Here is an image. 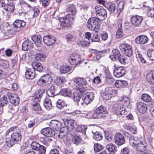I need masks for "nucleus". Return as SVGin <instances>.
<instances>
[{"label": "nucleus", "instance_id": "obj_17", "mask_svg": "<svg viewBox=\"0 0 154 154\" xmlns=\"http://www.w3.org/2000/svg\"><path fill=\"white\" fill-rule=\"evenodd\" d=\"M26 25V23L21 20H16L12 25L18 32L20 30L21 28L23 27Z\"/></svg>", "mask_w": 154, "mask_h": 154}, {"label": "nucleus", "instance_id": "obj_9", "mask_svg": "<svg viewBox=\"0 0 154 154\" xmlns=\"http://www.w3.org/2000/svg\"><path fill=\"white\" fill-rule=\"evenodd\" d=\"M143 20L142 16L135 15L132 17L131 19V24L135 27L138 26L140 25Z\"/></svg>", "mask_w": 154, "mask_h": 154}, {"label": "nucleus", "instance_id": "obj_29", "mask_svg": "<svg viewBox=\"0 0 154 154\" xmlns=\"http://www.w3.org/2000/svg\"><path fill=\"white\" fill-rule=\"evenodd\" d=\"M72 71V67L69 66H61L60 68V71L62 74L71 73Z\"/></svg>", "mask_w": 154, "mask_h": 154}, {"label": "nucleus", "instance_id": "obj_2", "mask_svg": "<svg viewBox=\"0 0 154 154\" xmlns=\"http://www.w3.org/2000/svg\"><path fill=\"white\" fill-rule=\"evenodd\" d=\"M101 23V21L99 19L92 17L88 20L87 26L88 28L97 31L99 29V25Z\"/></svg>", "mask_w": 154, "mask_h": 154}, {"label": "nucleus", "instance_id": "obj_41", "mask_svg": "<svg viewBox=\"0 0 154 154\" xmlns=\"http://www.w3.org/2000/svg\"><path fill=\"white\" fill-rule=\"evenodd\" d=\"M43 76L45 79V83L48 84H50L52 82L53 80L52 77L48 74H46L43 75Z\"/></svg>", "mask_w": 154, "mask_h": 154}, {"label": "nucleus", "instance_id": "obj_8", "mask_svg": "<svg viewBox=\"0 0 154 154\" xmlns=\"http://www.w3.org/2000/svg\"><path fill=\"white\" fill-rule=\"evenodd\" d=\"M96 13L97 15L103 17L102 20L107 17V13L106 10L103 7L97 6L95 7Z\"/></svg>", "mask_w": 154, "mask_h": 154}, {"label": "nucleus", "instance_id": "obj_40", "mask_svg": "<svg viewBox=\"0 0 154 154\" xmlns=\"http://www.w3.org/2000/svg\"><path fill=\"white\" fill-rule=\"evenodd\" d=\"M142 100L146 102H152V100L151 97L146 94H143L141 97Z\"/></svg>", "mask_w": 154, "mask_h": 154}, {"label": "nucleus", "instance_id": "obj_55", "mask_svg": "<svg viewBox=\"0 0 154 154\" xmlns=\"http://www.w3.org/2000/svg\"><path fill=\"white\" fill-rule=\"evenodd\" d=\"M147 55L151 60L154 62V50H150L147 51Z\"/></svg>", "mask_w": 154, "mask_h": 154}, {"label": "nucleus", "instance_id": "obj_56", "mask_svg": "<svg viewBox=\"0 0 154 154\" xmlns=\"http://www.w3.org/2000/svg\"><path fill=\"white\" fill-rule=\"evenodd\" d=\"M93 137L95 140L100 141L102 139L103 136L99 132H97L94 134Z\"/></svg>", "mask_w": 154, "mask_h": 154}, {"label": "nucleus", "instance_id": "obj_46", "mask_svg": "<svg viewBox=\"0 0 154 154\" xmlns=\"http://www.w3.org/2000/svg\"><path fill=\"white\" fill-rule=\"evenodd\" d=\"M66 121L68 127H69L71 128H73L76 125L75 122L73 120H66Z\"/></svg>", "mask_w": 154, "mask_h": 154}, {"label": "nucleus", "instance_id": "obj_57", "mask_svg": "<svg viewBox=\"0 0 154 154\" xmlns=\"http://www.w3.org/2000/svg\"><path fill=\"white\" fill-rule=\"evenodd\" d=\"M91 40L92 42H99L100 39L97 34L96 32L93 34V36L91 38Z\"/></svg>", "mask_w": 154, "mask_h": 154}, {"label": "nucleus", "instance_id": "obj_22", "mask_svg": "<svg viewBox=\"0 0 154 154\" xmlns=\"http://www.w3.org/2000/svg\"><path fill=\"white\" fill-rule=\"evenodd\" d=\"M147 144L144 142H141L137 145L134 148L137 151L144 152L147 149Z\"/></svg>", "mask_w": 154, "mask_h": 154}, {"label": "nucleus", "instance_id": "obj_14", "mask_svg": "<svg viewBox=\"0 0 154 154\" xmlns=\"http://www.w3.org/2000/svg\"><path fill=\"white\" fill-rule=\"evenodd\" d=\"M79 57V56L75 54H72L71 55L69 59V61L71 65H77L80 63L81 62Z\"/></svg>", "mask_w": 154, "mask_h": 154}, {"label": "nucleus", "instance_id": "obj_28", "mask_svg": "<svg viewBox=\"0 0 154 154\" xmlns=\"http://www.w3.org/2000/svg\"><path fill=\"white\" fill-rule=\"evenodd\" d=\"M4 8L6 10L9 11L10 14L13 13L15 9L14 2H8Z\"/></svg>", "mask_w": 154, "mask_h": 154}, {"label": "nucleus", "instance_id": "obj_61", "mask_svg": "<svg viewBox=\"0 0 154 154\" xmlns=\"http://www.w3.org/2000/svg\"><path fill=\"white\" fill-rule=\"evenodd\" d=\"M123 34L121 28H118L116 32V36L117 38H119L123 36Z\"/></svg>", "mask_w": 154, "mask_h": 154}, {"label": "nucleus", "instance_id": "obj_6", "mask_svg": "<svg viewBox=\"0 0 154 154\" xmlns=\"http://www.w3.org/2000/svg\"><path fill=\"white\" fill-rule=\"evenodd\" d=\"M113 93L116 94L117 91L109 87L106 88L103 92L104 94V98L106 100H109L112 97Z\"/></svg>", "mask_w": 154, "mask_h": 154}, {"label": "nucleus", "instance_id": "obj_21", "mask_svg": "<svg viewBox=\"0 0 154 154\" xmlns=\"http://www.w3.org/2000/svg\"><path fill=\"white\" fill-rule=\"evenodd\" d=\"M41 133L47 137H52L55 134L54 130H52L51 128H46L42 129Z\"/></svg>", "mask_w": 154, "mask_h": 154}, {"label": "nucleus", "instance_id": "obj_63", "mask_svg": "<svg viewBox=\"0 0 154 154\" xmlns=\"http://www.w3.org/2000/svg\"><path fill=\"white\" fill-rule=\"evenodd\" d=\"M123 54L129 57H131L133 54L132 49L131 47L128 49V50H126Z\"/></svg>", "mask_w": 154, "mask_h": 154}, {"label": "nucleus", "instance_id": "obj_54", "mask_svg": "<svg viewBox=\"0 0 154 154\" xmlns=\"http://www.w3.org/2000/svg\"><path fill=\"white\" fill-rule=\"evenodd\" d=\"M46 151V147L44 146L40 145L38 149V154H45Z\"/></svg>", "mask_w": 154, "mask_h": 154}, {"label": "nucleus", "instance_id": "obj_27", "mask_svg": "<svg viewBox=\"0 0 154 154\" xmlns=\"http://www.w3.org/2000/svg\"><path fill=\"white\" fill-rule=\"evenodd\" d=\"M32 66L34 70L40 72L43 70V66L42 64L37 61H35L32 63Z\"/></svg>", "mask_w": 154, "mask_h": 154}, {"label": "nucleus", "instance_id": "obj_43", "mask_svg": "<svg viewBox=\"0 0 154 154\" xmlns=\"http://www.w3.org/2000/svg\"><path fill=\"white\" fill-rule=\"evenodd\" d=\"M75 89L78 91V92L80 93V94L82 95L85 93L86 91V89L83 85H77L76 86Z\"/></svg>", "mask_w": 154, "mask_h": 154}, {"label": "nucleus", "instance_id": "obj_64", "mask_svg": "<svg viewBox=\"0 0 154 154\" xmlns=\"http://www.w3.org/2000/svg\"><path fill=\"white\" fill-rule=\"evenodd\" d=\"M105 136L106 140L108 142L112 140V136L109 132L106 131L105 132Z\"/></svg>", "mask_w": 154, "mask_h": 154}, {"label": "nucleus", "instance_id": "obj_13", "mask_svg": "<svg viewBox=\"0 0 154 154\" xmlns=\"http://www.w3.org/2000/svg\"><path fill=\"white\" fill-rule=\"evenodd\" d=\"M149 38L144 35H141L137 36L135 39V42L137 44L142 45L146 43Z\"/></svg>", "mask_w": 154, "mask_h": 154}, {"label": "nucleus", "instance_id": "obj_36", "mask_svg": "<svg viewBox=\"0 0 154 154\" xmlns=\"http://www.w3.org/2000/svg\"><path fill=\"white\" fill-rule=\"evenodd\" d=\"M113 55L110 56V58L112 60H115L120 55V52L117 49H114L112 50Z\"/></svg>", "mask_w": 154, "mask_h": 154}, {"label": "nucleus", "instance_id": "obj_52", "mask_svg": "<svg viewBox=\"0 0 154 154\" xmlns=\"http://www.w3.org/2000/svg\"><path fill=\"white\" fill-rule=\"evenodd\" d=\"M73 99L74 101L78 102L80 100L82 97V95L79 93V92H75L73 93Z\"/></svg>", "mask_w": 154, "mask_h": 154}, {"label": "nucleus", "instance_id": "obj_58", "mask_svg": "<svg viewBox=\"0 0 154 154\" xmlns=\"http://www.w3.org/2000/svg\"><path fill=\"white\" fill-rule=\"evenodd\" d=\"M94 151L97 152L102 150L103 148V146L98 143L94 144Z\"/></svg>", "mask_w": 154, "mask_h": 154}, {"label": "nucleus", "instance_id": "obj_62", "mask_svg": "<svg viewBox=\"0 0 154 154\" xmlns=\"http://www.w3.org/2000/svg\"><path fill=\"white\" fill-rule=\"evenodd\" d=\"M128 129L129 130L130 132L133 134H136L137 133V128L134 125H132L128 127Z\"/></svg>", "mask_w": 154, "mask_h": 154}, {"label": "nucleus", "instance_id": "obj_32", "mask_svg": "<svg viewBox=\"0 0 154 154\" xmlns=\"http://www.w3.org/2000/svg\"><path fill=\"white\" fill-rule=\"evenodd\" d=\"M116 146L112 144H109L106 146V148L110 152V154H114L116 151Z\"/></svg>", "mask_w": 154, "mask_h": 154}, {"label": "nucleus", "instance_id": "obj_31", "mask_svg": "<svg viewBox=\"0 0 154 154\" xmlns=\"http://www.w3.org/2000/svg\"><path fill=\"white\" fill-rule=\"evenodd\" d=\"M106 8L109 12L111 13L115 12L116 9V6L115 4L112 2H108L106 4Z\"/></svg>", "mask_w": 154, "mask_h": 154}, {"label": "nucleus", "instance_id": "obj_48", "mask_svg": "<svg viewBox=\"0 0 154 154\" xmlns=\"http://www.w3.org/2000/svg\"><path fill=\"white\" fill-rule=\"evenodd\" d=\"M45 56L42 54L37 53L35 56V59L37 61H43L45 60Z\"/></svg>", "mask_w": 154, "mask_h": 154}, {"label": "nucleus", "instance_id": "obj_18", "mask_svg": "<svg viewBox=\"0 0 154 154\" xmlns=\"http://www.w3.org/2000/svg\"><path fill=\"white\" fill-rule=\"evenodd\" d=\"M125 70L122 66L118 67L114 70V76L117 78L122 77L125 73Z\"/></svg>", "mask_w": 154, "mask_h": 154}, {"label": "nucleus", "instance_id": "obj_12", "mask_svg": "<svg viewBox=\"0 0 154 154\" xmlns=\"http://www.w3.org/2000/svg\"><path fill=\"white\" fill-rule=\"evenodd\" d=\"M7 96L11 103L15 106H17L19 104L20 100L17 95L9 93L7 94Z\"/></svg>", "mask_w": 154, "mask_h": 154}, {"label": "nucleus", "instance_id": "obj_59", "mask_svg": "<svg viewBox=\"0 0 154 154\" xmlns=\"http://www.w3.org/2000/svg\"><path fill=\"white\" fill-rule=\"evenodd\" d=\"M17 32V30L12 25L11 28L7 30L6 32L8 35H11L14 34Z\"/></svg>", "mask_w": 154, "mask_h": 154}, {"label": "nucleus", "instance_id": "obj_26", "mask_svg": "<svg viewBox=\"0 0 154 154\" xmlns=\"http://www.w3.org/2000/svg\"><path fill=\"white\" fill-rule=\"evenodd\" d=\"M45 91L43 89L38 90L35 93V97L33 99V101L35 102L40 101V98L42 97Z\"/></svg>", "mask_w": 154, "mask_h": 154}, {"label": "nucleus", "instance_id": "obj_11", "mask_svg": "<svg viewBox=\"0 0 154 154\" xmlns=\"http://www.w3.org/2000/svg\"><path fill=\"white\" fill-rule=\"evenodd\" d=\"M56 39L53 36L46 35L43 37V41L44 43L47 45H51L55 42Z\"/></svg>", "mask_w": 154, "mask_h": 154}, {"label": "nucleus", "instance_id": "obj_3", "mask_svg": "<svg viewBox=\"0 0 154 154\" xmlns=\"http://www.w3.org/2000/svg\"><path fill=\"white\" fill-rule=\"evenodd\" d=\"M61 90V87L59 85H52L47 91V94L48 96L53 97L59 94Z\"/></svg>", "mask_w": 154, "mask_h": 154}, {"label": "nucleus", "instance_id": "obj_50", "mask_svg": "<svg viewBox=\"0 0 154 154\" xmlns=\"http://www.w3.org/2000/svg\"><path fill=\"white\" fill-rule=\"evenodd\" d=\"M37 84L41 86H44L46 85V83L43 75L42 76L37 82Z\"/></svg>", "mask_w": 154, "mask_h": 154}, {"label": "nucleus", "instance_id": "obj_38", "mask_svg": "<svg viewBox=\"0 0 154 154\" xmlns=\"http://www.w3.org/2000/svg\"><path fill=\"white\" fill-rule=\"evenodd\" d=\"M119 47L121 51L123 53L126 50L131 47V46L128 44L123 43L121 44Z\"/></svg>", "mask_w": 154, "mask_h": 154}, {"label": "nucleus", "instance_id": "obj_30", "mask_svg": "<svg viewBox=\"0 0 154 154\" xmlns=\"http://www.w3.org/2000/svg\"><path fill=\"white\" fill-rule=\"evenodd\" d=\"M32 39L35 42L37 47H39L41 45L42 38L40 35H34L32 37Z\"/></svg>", "mask_w": 154, "mask_h": 154}, {"label": "nucleus", "instance_id": "obj_16", "mask_svg": "<svg viewBox=\"0 0 154 154\" xmlns=\"http://www.w3.org/2000/svg\"><path fill=\"white\" fill-rule=\"evenodd\" d=\"M90 81V78L87 77L85 78L79 77L75 78L74 79V82L78 85H86L87 84V81Z\"/></svg>", "mask_w": 154, "mask_h": 154}, {"label": "nucleus", "instance_id": "obj_47", "mask_svg": "<svg viewBox=\"0 0 154 154\" xmlns=\"http://www.w3.org/2000/svg\"><path fill=\"white\" fill-rule=\"evenodd\" d=\"M87 128V127L85 125H78L76 128V131L78 132L85 133V131Z\"/></svg>", "mask_w": 154, "mask_h": 154}, {"label": "nucleus", "instance_id": "obj_42", "mask_svg": "<svg viewBox=\"0 0 154 154\" xmlns=\"http://www.w3.org/2000/svg\"><path fill=\"white\" fill-rule=\"evenodd\" d=\"M33 103H32V109L35 111H39L41 110V107L39 104L38 103V102L39 101H34L32 99Z\"/></svg>", "mask_w": 154, "mask_h": 154}, {"label": "nucleus", "instance_id": "obj_4", "mask_svg": "<svg viewBox=\"0 0 154 154\" xmlns=\"http://www.w3.org/2000/svg\"><path fill=\"white\" fill-rule=\"evenodd\" d=\"M107 112L106 108L101 106L94 110V117L98 119L99 118H104L106 117L105 114Z\"/></svg>", "mask_w": 154, "mask_h": 154}, {"label": "nucleus", "instance_id": "obj_15", "mask_svg": "<svg viewBox=\"0 0 154 154\" xmlns=\"http://www.w3.org/2000/svg\"><path fill=\"white\" fill-rule=\"evenodd\" d=\"M94 95L92 92L85 94L82 97V100L84 102L88 104L91 103L94 98Z\"/></svg>", "mask_w": 154, "mask_h": 154}, {"label": "nucleus", "instance_id": "obj_34", "mask_svg": "<svg viewBox=\"0 0 154 154\" xmlns=\"http://www.w3.org/2000/svg\"><path fill=\"white\" fill-rule=\"evenodd\" d=\"M56 107L60 109H61L66 106V104L64 101L61 99H59L56 103Z\"/></svg>", "mask_w": 154, "mask_h": 154}, {"label": "nucleus", "instance_id": "obj_25", "mask_svg": "<svg viewBox=\"0 0 154 154\" xmlns=\"http://www.w3.org/2000/svg\"><path fill=\"white\" fill-rule=\"evenodd\" d=\"M141 139V138L140 137H134L129 139V142L131 146L134 148L142 142Z\"/></svg>", "mask_w": 154, "mask_h": 154}, {"label": "nucleus", "instance_id": "obj_60", "mask_svg": "<svg viewBox=\"0 0 154 154\" xmlns=\"http://www.w3.org/2000/svg\"><path fill=\"white\" fill-rule=\"evenodd\" d=\"M124 6V3L123 1L120 2L118 5L117 11L118 13L119 14L122 11V9Z\"/></svg>", "mask_w": 154, "mask_h": 154}, {"label": "nucleus", "instance_id": "obj_10", "mask_svg": "<svg viewBox=\"0 0 154 154\" xmlns=\"http://www.w3.org/2000/svg\"><path fill=\"white\" fill-rule=\"evenodd\" d=\"M115 143L117 145L121 146L125 143L124 136L120 133H116L114 137Z\"/></svg>", "mask_w": 154, "mask_h": 154}, {"label": "nucleus", "instance_id": "obj_33", "mask_svg": "<svg viewBox=\"0 0 154 154\" xmlns=\"http://www.w3.org/2000/svg\"><path fill=\"white\" fill-rule=\"evenodd\" d=\"M60 92L63 96L68 97H70L72 94V92L71 90L66 88L61 89Z\"/></svg>", "mask_w": 154, "mask_h": 154}, {"label": "nucleus", "instance_id": "obj_35", "mask_svg": "<svg viewBox=\"0 0 154 154\" xmlns=\"http://www.w3.org/2000/svg\"><path fill=\"white\" fill-rule=\"evenodd\" d=\"M60 132L63 133L68 135L69 137H72L73 135L72 134L71 131H69V128L67 126L63 127L61 128H60Z\"/></svg>", "mask_w": 154, "mask_h": 154}, {"label": "nucleus", "instance_id": "obj_7", "mask_svg": "<svg viewBox=\"0 0 154 154\" xmlns=\"http://www.w3.org/2000/svg\"><path fill=\"white\" fill-rule=\"evenodd\" d=\"M113 109L117 115H122L125 112V108L121 104L118 103L114 104L113 106Z\"/></svg>", "mask_w": 154, "mask_h": 154}, {"label": "nucleus", "instance_id": "obj_20", "mask_svg": "<svg viewBox=\"0 0 154 154\" xmlns=\"http://www.w3.org/2000/svg\"><path fill=\"white\" fill-rule=\"evenodd\" d=\"M49 125L51 128H53L57 131L61 127V123L55 120H51Z\"/></svg>", "mask_w": 154, "mask_h": 154}, {"label": "nucleus", "instance_id": "obj_24", "mask_svg": "<svg viewBox=\"0 0 154 154\" xmlns=\"http://www.w3.org/2000/svg\"><path fill=\"white\" fill-rule=\"evenodd\" d=\"M137 109L139 112L141 113H145L147 109L146 105L142 102H139L137 103Z\"/></svg>", "mask_w": 154, "mask_h": 154}, {"label": "nucleus", "instance_id": "obj_51", "mask_svg": "<svg viewBox=\"0 0 154 154\" xmlns=\"http://www.w3.org/2000/svg\"><path fill=\"white\" fill-rule=\"evenodd\" d=\"M40 144L35 142H33L31 144V147L33 149L37 151Z\"/></svg>", "mask_w": 154, "mask_h": 154}, {"label": "nucleus", "instance_id": "obj_44", "mask_svg": "<svg viewBox=\"0 0 154 154\" xmlns=\"http://www.w3.org/2000/svg\"><path fill=\"white\" fill-rule=\"evenodd\" d=\"M65 80V79L63 77H57L56 79L54 80V82L56 84V85H59L60 84H63Z\"/></svg>", "mask_w": 154, "mask_h": 154}, {"label": "nucleus", "instance_id": "obj_5", "mask_svg": "<svg viewBox=\"0 0 154 154\" xmlns=\"http://www.w3.org/2000/svg\"><path fill=\"white\" fill-rule=\"evenodd\" d=\"M70 14H67L65 16L60 18L59 20L60 22V26L63 27H68L70 26Z\"/></svg>", "mask_w": 154, "mask_h": 154}, {"label": "nucleus", "instance_id": "obj_19", "mask_svg": "<svg viewBox=\"0 0 154 154\" xmlns=\"http://www.w3.org/2000/svg\"><path fill=\"white\" fill-rule=\"evenodd\" d=\"M33 44L32 42L29 40H27L23 43L22 48L23 50L26 51L33 48Z\"/></svg>", "mask_w": 154, "mask_h": 154}, {"label": "nucleus", "instance_id": "obj_49", "mask_svg": "<svg viewBox=\"0 0 154 154\" xmlns=\"http://www.w3.org/2000/svg\"><path fill=\"white\" fill-rule=\"evenodd\" d=\"M82 140V138L79 135H75L72 139L73 143L76 144L79 143Z\"/></svg>", "mask_w": 154, "mask_h": 154}, {"label": "nucleus", "instance_id": "obj_23", "mask_svg": "<svg viewBox=\"0 0 154 154\" xmlns=\"http://www.w3.org/2000/svg\"><path fill=\"white\" fill-rule=\"evenodd\" d=\"M25 75L27 79H32L35 78V71L32 68L28 69L25 72Z\"/></svg>", "mask_w": 154, "mask_h": 154}, {"label": "nucleus", "instance_id": "obj_45", "mask_svg": "<svg viewBox=\"0 0 154 154\" xmlns=\"http://www.w3.org/2000/svg\"><path fill=\"white\" fill-rule=\"evenodd\" d=\"M8 102L7 100V97L4 96L2 98L0 99V106L3 107L6 106Z\"/></svg>", "mask_w": 154, "mask_h": 154}, {"label": "nucleus", "instance_id": "obj_1", "mask_svg": "<svg viewBox=\"0 0 154 154\" xmlns=\"http://www.w3.org/2000/svg\"><path fill=\"white\" fill-rule=\"evenodd\" d=\"M16 128V127H11L6 132L7 136L5 144L7 146H11L21 140V132L19 129L15 131Z\"/></svg>", "mask_w": 154, "mask_h": 154}, {"label": "nucleus", "instance_id": "obj_53", "mask_svg": "<svg viewBox=\"0 0 154 154\" xmlns=\"http://www.w3.org/2000/svg\"><path fill=\"white\" fill-rule=\"evenodd\" d=\"M147 15L150 17H154V8L147 9Z\"/></svg>", "mask_w": 154, "mask_h": 154}, {"label": "nucleus", "instance_id": "obj_39", "mask_svg": "<svg viewBox=\"0 0 154 154\" xmlns=\"http://www.w3.org/2000/svg\"><path fill=\"white\" fill-rule=\"evenodd\" d=\"M121 102L122 105L124 106H127L130 104V101L128 98L126 96H124L122 97V99L121 100Z\"/></svg>", "mask_w": 154, "mask_h": 154}, {"label": "nucleus", "instance_id": "obj_37", "mask_svg": "<svg viewBox=\"0 0 154 154\" xmlns=\"http://www.w3.org/2000/svg\"><path fill=\"white\" fill-rule=\"evenodd\" d=\"M146 79L148 82L154 85V72L148 73L147 75Z\"/></svg>", "mask_w": 154, "mask_h": 154}]
</instances>
